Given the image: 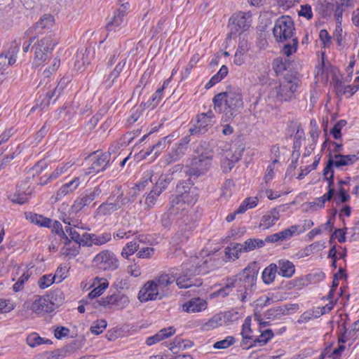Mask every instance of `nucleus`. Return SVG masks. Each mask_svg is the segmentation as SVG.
I'll list each match as a JSON object with an SVG mask.
<instances>
[{"label":"nucleus","mask_w":359,"mask_h":359,"mask_svg":"<svg viewBox=\"0 0 359 359\" xmlns=\"http://www.w3.org/2000/svg\"><path fill=\"white\" fill-rule=\"evenodd\" d=\"M63 222L66 224H68L69 227L66 228V232L69 233V236L71 237V240L75 241V243L79 244L80 239H81V234L80 233L76 230L77 225L76 224V222L74 221H69V219H64Z\"/></svg>","instance_id":"4c0bfd02"},{"label":"nucleus","mask_w":359,"mask_h":359,"mask_svg":"<svg viewBox=\"0 0 359 359\" xmlns=\"http://www.w3.org/2000/svg\"><path fill=\"white\" fill-rule=\"evenodd\" d=\"M74 163L69 161L59 164L54 171L48 176L47 180L42 181L41 179L40 184L41 185L46 184L48 182L57 179L60 176L65 174L72 165Z\"/></svg>","instance_id":"c85d7f7f"},{"label":"nucleus","mask_w":359,"mask_h":359,"mask_svg":"<svg viewBox=\"0 0 359 359\" xmlns=\"http://www.w3.org/2000/svg\"><path fill=\"white\" fill-rule=\"evenodd\" d=\"M55 304L48 299L38 297L32 304L30 309L37 314H43L54 310Z\"/></svg>","instance_id":"aec40b11"},{"label":"nucleus","mask_w":359,"mask_h":359,"mask_svg":"<svg viewBox=\"0 0 359 359\" xmlns=\"http://www.w3.org/2000/svg\"><path fill=\"white\" fill-rule=\"evenodd\" d=\"M111 238V236L110 233H104L99 236L93 234V243L96 245H102L109 242Z\"/></svg>","instance_id":"4d7b16f0"},{"label":"nucleus","mask_w":359,"mask_h":359,"mask_svg":"<svg viewBox=\"0 0 359 359\" xmlns=\"http://www.w3.org/2000/svg\"><path fill=\"white\" fill-rule=\"evenodd\" d=\"M175 219H177V215L175 213H172L168 208L161 217V224L164 227L168 228L172 224Z\"/></svg>","instance_id":"09e8293b"},{"label":"nucleus","mask_w":359,"mask_h":359,"mask_svg":"<svg viewBox=\"0 0 359 359\" xmlns=\"http://www.w3.org/2000/svg\"><path fill=\"white\" fill-rule=\"evenodd\" d=\"M333 191L328 190L327 193L325 194L321 197L316 198L315 204L318 205L320 208H323L326 201H330L333 198Z\"/></svg>","instance_id":"bf43d9fd"},{"label":"nucleus","mask_w":359,"mask_h":359,"mask_svg":"<svg viewBox=\"0 0 359 359\" xmlns=\"http://www.w3.org/2000/svg\"><path fill=\"white\" fill-rule=\"evenodd\" d=\"M233 287H236L235 281L233 278H231L227 279V283L224 287L217 291V294L218 296L226 297L229 295Z\"/></svg>","instance_id":"3c124183"},{"label":"nucleus","mask_w":359,"mask_h":359,"mask_svg":"<svg viewBox=\"0 0 359 359\" xmlns=\"http://www.w3.org/2000/svg\"><path fill=\"white\" fill-rule=\"evenodd\" d=\"M269 188V184H261V189L259 193V196L261 197L266 196L270 200L276 199L280 196V194H274V192Z\"/></svg>","instance_id":"864d4df0"},{"label":"nucleus","mask_w":359,"mask_h":359,"mask_svg":"<svg viewBox=\"0 0 359 359\" xmlns=\"http://www.w3.org/2000/svg\"><path fill=\"white\" fill-rule=\"evenodd\" d=\"M114 198V196H111L107 202L101 204L98 208V211L103 215H111L120 209V205L112 201Z\"/></svg>","instance_id":"f704fd0d"},{"label":"nucleus","mask_w":359,"mask_h":359,"mask_svg":"<svg viewBox=\"0 0 359 359\" xmlns=\"http://www.w3.org/2000/svg\"><path fill=\"white\" fill-rule=\"evenodd\" d=\"M27 219L30 221L39 226L43 227H50L52 220L48 217H46L41 215H38L32 212H29L26 215Z\"/></svg>","instance_id":"473e14b6"},{"label":"nucleus","mask_w":359,"mask_h":359,"mask_svg":"<svg viewBox=\"0 0 359 359\" xmlns=\"http://www.w3.org/2000/svg\"><path fill=\"white\" fill-rule=\"evenodd\" d=\"M170 141L171 140L169 136L162 138L152 147L150 151H147L145 155H149L153 150H156L155 154H157L161 149H164L168 144H170Z\"/></svg>","instance_id":"de8ad7c7"},{"label":"nucleus","mask_w":359,"mask_h":359,"mask_svg":"<svg viewBox=\"0 0 359 359\" xmlns=\"http://www.w3.org/2000/svg\"><path fill=\"white\" fill-rule=\"evenodd\" d=\"M93 234L84 233L81 237L79 245V246L82 245L83 246L91 247L93 245Z\"/></svg>","instance_id":"052dcab7"},{"label":"nucleus","mask_w":359,"mask_h":359,"mask_svg":"<svg viewBox=\"0 0 359 359\" xmlns=\"http://www.w3.org/2000/svg\"><path fill=\"white\" fill-rule=\"evenodd\" d=\"M112 196H114L112 201L115 202L116 204H119L120 208L129 202V199L128 198L123 197V193L120 188L117 189L116 194Z\"/></svg>","instance_id":"13d9d810"},{"label":"nucleus","mask_w":359,"mask_h":359,"mask_svg":"<svg viewBox=\"0 0 359 359\" xmlns=\"http://www.w3.org/2000/svg\"><path fill=\"white\" fill-rule=\"evenodd\" d=\"M196 152L198 155L191 159L187 173L189 176L199 177L205 174L212 167L213 154L212 149H208V144L205 142L200 143Z\"/></svg>","instance_id":"423d86ee"},{"label":"nucleus","mask_w":359,"mask_h":359,"mask_svg":"<svg viewBox=\"0 0 359 359\" xmlns=\"http://www.w3.org/2000/svg\"><path fill=\"white\" fill-rule=\"evenodd\" d=\"M156 283L161 296L167 294L168 287L175 282L174 274L163 273L153 279Z\"/></svg>","instance_id":"6ab92c4d"},{"label":"nucleus","mask_w":359,"mask_h":359,"mask_svg":"<svg viewBox=\"0 0 359 359\" xmlns=\"http://www.w3.org/2000/svg\"><path fill=\"white\" fill-rule=\"evenodd\" d=\"M60 65V60L55 57L52 60L50 65L44 71L43 74L46 76H48V74H51L57 70Z\"/></svg>","instance_id":"e2e57ef3"},{"label":"nucleus","mask_w":359,"mask_h":359,"mask_svg":"<svg viewBox=\"0 0 359 359\" xmlns=\"http://www.w3.org/2000/svg\"><path fill=\"white\" fill-rule=\"evenodd\" d=\"M163 297L153 279L147 281L138 293V299L142 302L161 299Z\"/></svg>","instance_id":"ddd939ff"},{"label":"nucleus","mask_w":359,"mask_h":359,"mask_svg":"<svg viewBox=\"0 0 359 359\" xmlns=\"http://www.w3.org/2000/svg\"><path fill=\"white\" fill-rule=\"evenodd\" d=\"M215 115L212 111L198 115L197 123L194 128L189 129L191 135L203 134L208 131V128L215 123Z\"/></svg>","instance_id":"f8f14e48"},{"label":"nucleus","mask_w":359,"mask_h":359,"mask_svg":"<svg viewBox=\"0 0 359 359\" xmlns=\"http://www.w3.org/2000/svg\"><path fill=\"white\" fill-rule=\"evenodd\" d=\"M154 249L153 248H144L141 249L137 254L139 258L148 259L154 255Z\"/></svg>","instance_id":"774afa93"},{"label":"nucleus","mask_w":359,"mask_h":359,"mask_svg":"<svg viewBox=\"0 0 359 359\" xmlns=\"http://www.w3.org/2000/svg\"><path fill=\"white\" fill-rule=\"evenodd\" d=\"M276 264L278 273L280 276L285 278H290L294 273V265L289 260L280 259Z\"/></svg>","instance_id":"bb28decb"},{"label":"nucleus","mask_w":359,"mask_h":359,"mask_svg":"<svg viewBox=\"0 0 359 359\" xmlns=\"http://www.w3.org/2000/svg\"><path fill=\"white\" fill-rule=\"evenodd\" d=\"M129 304L128 297L123 294L117 293L108 295L98 302V304L105 308H116L122 309Z\"/></svg>","instance_id":"2eb2a0df"},{"label":"nucleus","mask_w":359,"mask_h":359,"mask_svg":"<svg viewBox=\"0 0 359 359\" xmlns=\"http://www.w3.org/2000/svg\"><path fill=\"white\" fill-rule=\"evenodd\" d=\"M55 45V43L50 36L37 41L32 47L34 51V62L40 65L45 62L51 54Z\"/></svg>","instance_id":"6e6552de"},{"label":"nucleus","mask_w":359,"mask_h":359,"mask_svg":"<svg viewBox=\"0 0 359 359\" xmlns=\"http://www.w3.org/2000/svg\"><path fill=\"white\" fill-rule=\"evenodd\" d=\"M54 23V18L51 15H44L36 23L35 28L36 29L42 30L44 29L50 28Z\"/></svg>","instance_id":"37998d69"},{"label":"nucleus","mask_w":359,"mask_h":359,"mask_svg":"<svg viewBox=\"0 0 359 359\" xmlns=\"http://www.w3.org/2000/svg\"><path fill=\"white\" fill-rule=\"evenodd\" d=\"M177 194L170 198L169 209L177 215V219H183L188 217L190 208L198 200V193L196 187L187 182H181L176 187Z\"/></svg>","instance_id":"f03ea898"},{"label":"nucleus","mask_w":359,"mask_h":359,"mask_svg":"<svg viewBox=\"0 0 359 359\" xmlns=\"http://www.w3.org/2000/svg\"><path fill=\"white\" fill-rule=\"evenodd\" d=\"M264 245V241L258 238L248 239L242 244L243 252H249Z\"/></svg>","instance_id":"79ce46f5"},{"label":"nucleus","mask_w":359,"mask_h":359,"mask_svg":"<svg viewBox=\"0 0 359 359\" xmlns=\"http://www.w3.org/2000/svg\"><path fill=\"white\" fill-rule=\"evenodd\" d=\"M279 161L277 158L274 159L273 162L267 167L266 173L264 176L263 180L264 184H269V182L273 180L275 175V165L278 163Z\"/></svg>","instance_id":"49530a36"},{"label":"nucleus","mask_w":359,"mask_h":359,"mask_svg":"<svg viewBox=\"0 0 359 359\" xmlns=\"http://www.w3.org/2000/svg\"><path fill=\"white\" fill-rule=\"evenodd\" d=\"M250 22L246 18L245 13L238 12L233 14L229 19V27L232 33L243 32L248 29Z\"/></svg>","instance_id":"f3484780"},{"label":"nucleus","mask_w":359,"mask_h":359,"mask_svg":"<svg viewBox=\"0 0 359 359\" xmlns=\"http://www.w3.org/2000/svg\"><path fill=\"white\" fill-rule=\"evenodd\" d=\"M175 329L174 327L170 326L166 328H163L158 331L156 334L149 337L146 339V344L148 346L154 345L164 339H167L175 333Z\"/></svg>","instance_id":"b1692460"},{"label":"nucleus","mask_w":359,"mask_h":359,"mask_svg":"<svg viewBox=\"0 0 359 359\" xmlns=\"http://www.w3.org/2000/svg\"><path fill=\"white\" fill-rule=\"evenodd\" d=\"M358 157L355 154L343 155L340 154H330L326 166L325 167V175L334 169L344 170L345 167L350 166L358 161Z\"/></svg>","instance_id":"1a4fd4ad"},{"label":"nucleus","mask_w":359,"mask_h":359,"mask_svg":"<svg viewBox=\"0 0 359 359\" xmlns=\"http://www.w3.org/2000/svg\"><path fill=\"white\" fill-rule=\"evenodd\" d=\"M257 275L258 269L255 264H252L245 267L236 277H233L237 288V298L242 302H246L251 299L255 289Z\"/></svg>","instance_id":"20e7f679"},{"label":"nucleus","mask_w":359,"mask_h":359,"mask_svg":"<svg viewBox=\"0 0 359 359\" xmlns=\"http://www.w3.org/2000/svg\"><path fill=\"white\" fill-rule=\"evenodd\" d=\"M235 339L233 337L229 336L226 337L224 339L215 342L213 345V347L217 349L226 348L230 346L233 345L235 343Z\"/></svg>","instance_id":"6e6d98bb"},{"label":"nucleus","mask_w":359,"mask_h":359,"mask_svg":"<svg viewBox=\"0 0 359 359\" xmlns=\"http://www.w3.org/2000/svg\"><path fill=\"white\" fill-rule=\"evenodd\" d=\"M27 345L32 348L36 347L43 344H51L50 339H46L41 337L37 333L32 332L29 334L26 339Z\"/></svg>","instance_id":"c9c22d12"},{"label":"nucleus","mask_w":359,"mask_h":359,"mask_svg":"<svg viewBox=\"0 0 359 359\" xmlns=\"http://www.w3.org/2000/svg\"><path fill=\"white\" fill-rule=\"evenodd\" d=\"M55 280V277L52 274L42 276L38 280V285L41 289L50 286Z\"/></svg>","instance_id":"8fccbe9b"},{"label":"nucleus","mask_w":359,"mask_h":359,"mask_svg":"<svg viewBox=\"0 0 359 359\" xmlns=\"http://www.w3.org/2000/svg\"><path fill=\"white\" fill-rule=\"evenodd\" d=\"M196 264L194 269L189 268L188 264H182V269L190 274H198L202 271V268L204 264L208 263V260L198 257H193L189 259V264Z\"/></svg>","instance_id":"c756f323"},{"label":"nucleus","mask_w":359,"mask_h":359,"mask_svg":"<svg viewBox=\"0 0 359 359\" xmlns=\"http://www.w3.org/2000/svg\"><path fill=\"white\" fill-rule=\"evenodd\" d=\"M8 198L14 203L22 205L27 201L26 195L22 194H15L8 196Z\"/></svg>","instance_id":"0e129e2a"},{"label":"nucleus","mask_w":359,"mask_h":359,"mask_svg":"<svg viewBox=\"0 0 359 359\" xmlns=\"http://www.w3.org/2000/svg\"><path fill=\"white\" fill-rule=\"evenodd\" d=\"M190 137L186 135L182 137L180 141L175 144L171 151L168 154V163L180 160L185 154L187 151L189 144L190 142Z\"/></svg>","instance_id":"a211bd4d"},{"label":"nucleus","mask_w":359,"mask_h":359,"mask_svg":"<svg viewBox=\"0 0 359 359\" xmlns=\"http://www.w3.org/2000/svg\"><path fill=\"white\" fill-rule=\"evenodd\" d=\"M277 273L278 271L276 264L273 263L266 267L263 271L262 276L264 283L266 284H270L273 282Z\"/></svg>","instance_id":"72a5a7b5"},{"label":"nucleus","mask_w":359,"mask_h":359,"mask_svg":"<svg viewBox=\"0 0 359 359\" xmlns=\"http://www.w3.org/2000/svg\"><path fill=\"white\" fill-rule=\"evenodd\" d=\"M299 85V81L294 76H285L280 83L270 86L267 95L268 104L271 107L277 103L290 100Z\"/></svg>","instance_id":"39448f33"},{"label":"nucleus","mask_w":359,"mask_h":359,"mask_svg":"<svg viewBox=\"0 0 359 359\" xmlns=\"http://www.w3.org/2000/svg\"><path fill=\"white\" fill-rule=\"evenodd\" d=\"M297 230L298 227L290 226L280 232L266 236L264 241L267 243H275L279 241H283L291 238Z\"/></svg>","instance_id":"a878e982"},{"label":"nucleus","mask_w":359,"mask_h":359,"mask_svg":"<svg viewBox=\"0 0 359 359\" xmlns=\"http://www.w3.org/2000/svg\"><path fill=\"white\" fill-rule=\"evenodd\" d=\"M92 264L102 271H114L118 267L119 262L113 252L104 250L94 257Z\"/></svg>","instance_id":"0eeeda50"},{"label":"nucleus","mask_w":359,"mask_h":359,"mask_svg":"<svg viewBox=\"0 0 359 359\" xmlns=\"http://www.w3.org/2000/svg\"><path fill=\"white\" fill-rule=\"evenodd\" d=\"M139 248V244L134 240L133 241L128 243L121 251V256L126 259L133 255Z\"/></svg>","instance_id":"a18cd8bd"},{"label":"nucleus","mask_w":359,"mask_h":359,"mask_svg":"<svg viewBox=\"0 0 359 359\" xmlns=\"http://www.w3.org/2000/svg\"><path fill=\"white\" fill-rule=\"evenodd\" d=\"M243 251L242 244L233 243L225 248V255L227 259L235 260L239 257L240 253Z\"/></svg>","instance_id":"e433bc0d"},{"label":"nucleus","mask_w":359,"mask_h":359,"mask_svg":"<svg viewBox=\"0 0 359 359\" xmlns=\"http://www.w3.org/2000/svg\"><path fill=\"white\" fill-rule=\"evenodd\" d=\"M192 344L189 341H185L180 338H175V340L170 344L169 349L174 354L178 353L180 350H184L187 348L191 347Z\"/></svg>","instance_id":"a19ab883"},{"label":"nucleus","mask_w":359,"mask_h":359,"mask_svg":"<svg viewBox=\"0 0 359 359\" xmlns=\"http://www.w3.org/2000/svg\"><path fill=\"white\" fill-rule=\"evenodd\" d=\"M276 42L283 44L282 53L289 57L297 50L299 41L295 36V26L292 18L282 15L276 21L273 28Z\"/></svg>","instance_id":"7ed1b4c3"},{"label":"nucleus","mask_w":359,"mask_h":359,"mask_svg":"<svg viewBox=\"0 0 359 359\" xmlns=\"http://www.w3.org/2000/svg\"><path fill=\"white\" fill-rule=\"evenodd\" d=\"M19 48L18 44L12 46L6 53L0 55V70L4 69L8 66L13 65L16 62V55Z\"/></svg>","instance_id":"5701e85b"},{"label":"nucleus","mask_w":359,"mask_h":359,"mask_svg":"<svg viewBox=\"0 0 359 359\" xmlns=\"http://www.w3.org/2000/svg\"><path fill=\"white\" fill-rule=\"evenodd\" d=\"M62 241L64 244V247L62 248V255L69 257H74L79 253V245L75 243L71 245V240L69 239L65 232H62Z\"/></svg>","instance_id":"393cba45"},{"label":"nucleus","mask_w":359,"mask_h":359,"mask_svg":"<svg viewBox=\"0 0 359 359\" xmlns=\"http://www.w3.org/2000/svg\"><path fill=\"white\" fill-rule=\"evenodd\" d=\"M222 313L226 325L237 321L241 317V314L235 310L227 311Z\"/></svg>","instance_id":"5fc2aeb1"},{"label":"nucleus","mask_w":359,"mask_h":359,"mask_svg":"<svg viewBox=\"0 0 359 359\" xmlns=\"http://www.w3.org/2000/svg\"><path fill=\"white\" fill-rule=\"evenodd\" d=\"M102 184L94 187L92 190H86L82 193L74 201L72 208L75 212L88 207L95 199L98 198L102 192Z\"/></svg>","instance_id":"9d476101"},{"label":"nucleus","mask_w":359,"mask_h":359,"mask_svg":"<svg viewBox=\"0 0 359 359\" xmlns=\"http://www.w3.org/2000/svg\"><path fill=\"white\" fill-rule=\"evenodd\" d=\"M90 159L92 161L91 165L89 168L88 174L93 172H99L105 169L107 165L110 160V154L109 153H98L94 152L90 156Z\"/></svg>","instance_id":"dca6fc26"},{"label":"nucleus","mask_w":359,"mask_h":359,"mask_svg":"<svg viewBox=\"0 0 359 359\" xmlns=\"http://www.w3.org/2000/svg\"><path fill=\"white\" fill-rule=\"evenodd\" d=\"M107 321L101 319L95 321L90 327V331L96 335L101 334L107 327Z\"/></svg>","instance_id":"603ef678"},{"label":"nucleus","mask_w":359,"mask_h":359,"mask_svg":"<svg viewBox=\"0 0 359 359\" xmlns=\"http://www.w3.org/2000/svg\"><path fill=\"white\" fill-rule=\"evenodd\" d=\"M252 330L250 328V320L246 319L242 326L241 334L243 338L252 339L254 336L250 334Z\"/></svg>","instance_id":"69168bd1"},{"label":"nucleus","mask_w":359,"mask_h":359,"mask_svg":"<svg viewBox=\"0 0 359 359\" xmlns=\"http://www.w3.org/2000/svg\"><path fill=\"white\" fill-rule=\"evenodd\" d=\"M125 11L118 9L114 14L113 18L107 24V29L110 31L115 29L123 22V18L125 16Z\"/></svg>","instance_id":"ea45409f"},{"label":"nucleus","mask_w":359,"mask_h":359,"mask_svg":"<svg viewBox=\"0 0 359 359\" xmlns=\"http://www.w3.org/2000/svg\"><path fill=\"white\" fill-rule=\"evenodd\" d=\"M273 337V331L270 329L261 330V334L257 337H254L253 342L261 346L266 344Z\"/></svg>","instance_id":"c03bdc74"},{"label":"nucleus","mask_w":359,"mask_h":359,"mask_svg":"<svg viewBox=\"0 0 359 359\" xmlns=\"http://www.w3.org/2000/svg\"><path fill=\"white\" fill-rule=\"evenodd\" d=\"M108 281L104 278H95L93 286L94 289L88 294V298L93 299L100 296L108 287Z\"/></svg>","instance_id":"2f4dec72"},{"label":"nucleus","mask_w":359,"mask_h":359,"mask_svg":"<svg viewBox=\"0 0 359 359\" xmlns=\"http://www.w3.org/2000/svg\"><path fill=\"white\" fill-rule=\"evenodd\" d=\"M158 196L152 194L151 192H149L147 196L146 197L145 201H144V205L146 210H149L151 208L154 206L156 204V202L157 201V198Z\"/></svg>","instance_id":"338daca9"},{"label":"nucleus","mask_w":359,"mask_h":359,"mask_svg":"<svg viewBox=\"0 0 359 359\" xmlns=\"http://www.w3.org/2000/svg\"><path fill=\"white\" fill-rule=\"evenodd\" d=\"M207 302L200 297H194L182 305V309L187 313L201 312L207 309Z\"/></svg>","instance_id":"412c9836"},{"label":"nucleus","mask_w":359,"mask_h":359,"mask_svg":"<svg viewBox=\"0 0 359 359\" xmlns=\"http://www.w3.org/2000/svg\"><path fill=\"white\" fill-rule=\"evenodd\" d=\"M126 63V58L122 59L116 65L114 70L108 75L107 78L104 80V84L107 88H111L113 84L116 81V79L121 72L123 71Z\"/></svg>","instance_id":"cd10ccee"},{"label":"nucleus","mask_w":359,"mask_h":359,"mask_svg":"<svg viewBox=\"0 0 359 359\" xmlns=\"http://www.w3.org/2000/svg\"><path fill=\"white\" fill-rule=\"evenodd\" d=\"M79 177H74L72 180L65 183L50 198V203L55 204L60 201L65 196L73 193L80 185Z\"/></svg>","instance_id":"4468645a"},{"label":"nucleus","mask_w":359,"mask_h":359,"mask_svg":"<svg viewBox=\"0 0 359 359\" xmlns=\"http://www.w3.org/2000/svg\"><path fill=\"white\" fill-rule=\"evenodd\" d=\"M175 270L173 269L172 273L174 274L175 281L179 288L187 289L192 287H198L202 285L203 281L201 279L193 277L196 274H190L182 269V273L175 272Z\"/></svg>","instance_id":"9b49d317"},{"label":"nucleus","mask_w":359,"mask_h":359,"mask_svg":"<svg viewBox=\"0 0 359 359\" xmlns=\"http://www.w3.org/2000/svg\"><path fill=\"white\" fill-rule=\"evenodd\" d=\"M298 14L299 16L306 18L310 20L313 17V13L311 6L308 4L301 6V9L299 11Z\"/></svg>","instance_id":"680f3d73"},{"label":"nucleus","mask_w":359,"mask_h":359,"mask_svg":"<svg viewBox=\"0 0 359 359\" xmlns=\"http://www.w3.org/2000/svg\"><path fill=\"white\" fill-rule=\"evenodd\" d=\"M350 180L349 177H346L345 180H338L337 189L335 191L336 196L334 198L337 203H346L349 201L348 189H346L345 187L349 185Z\"/></svg>","instance_id":"4be33fe9"},{"label":"nucleus","mask_w":359,"mask_h":359,"mask_svg":"<svg viewBox=\"0 0 359 359\" xmlns=\"http://www.w3.org/2000/svg\"><path fill=\"white\" fill-rule=\"evenodd\" d=\"M290 65V62L288 60L283 59L281 57H277L273 60L272 66L276 75H279L283 73L284 71L287 70Z\"/></svg>","instance_id":"58836bf2"},{"label":"nucleus","mask_w":359,"mask_h":359,"mask_svg":"<svg viewBox=\"0 0 359 359\" xmlns=\"http://www.w3.org/2000/svg\"><path fill=\"white\" fill-rule=\"evenodd\" d=\"M214 109L223 114L224 122L233 120L243 108L241 89L236 86H228L226 90L213 97Z\"/></svg>","instance_id":"f257e3e1"},{"label":"nucleus","mask_w":359,"mask_h":359,"mask_svg":"<svg viewBox=\"0 0 359 359\" xmlns=\"http://www.w3.org/2000/svg\"><path fill=\"white\" fill-rule=\"evenodd\" d=\"M280 218V212L277 208H273L264 215L261 220L260 226L266 229L275 224Z\"/></svg>","instance_id":"7c9ffc66"}]
</instances>
